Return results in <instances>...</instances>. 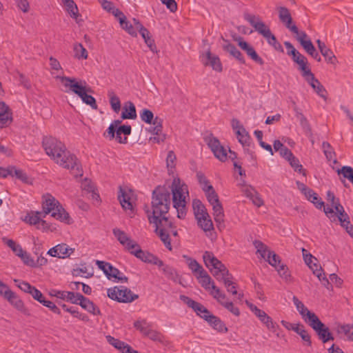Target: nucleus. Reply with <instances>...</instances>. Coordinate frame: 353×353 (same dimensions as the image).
<instances>
[{
  "instance_id": "obj_34",
  "label": "nucleus",
  "mask_w": 353,
  "mask_h": 353,
  "mask_svg": "<svg viewBox=\"0 0 353 353\" xmlns=\"http://www.w3.org/2000/svg\"><path fill=\"white\" fill-rule=\"evenodd\" d=\"M310 85L313 88L315 92L324 100L327 99V92L324 86L321 83V82L313 77L309 81H307Z\"/></svg>"
},
{
  "instance_id": "obj_40",
  "label": "nucleus",
  "mask_w": 353,
  "mask_h": 353,
  "mask_svg": "<svg viewBox=\"0 0 353 353\" xmlns=\"http://www.w3.org/2000/svg\"><path fill=\"white\" fill-rule=\"evenodd\" d=\"M142 38L144 39L145 44L152 52H157V47L154 44V40L150 37V33L145 28H141L139 30Z\"/></svg>"
},
{
  "instance_id": "obj_36",
  "label": "nucleus",
  "mask_w": 353,
  "mask_h": 353,
  "mask_svg": "<svg viewBox=\"0 0 353 353\" xmlns=\"http://www.w3.org/2000/svg\"><path fill=\"white\" fill-rule=\"evenodd\" d=\"M183 258L185 259L186 264L192 272L196 276L201 271L205 270L194 259L187 256L183 255Z\"/></svg>"
},
{
  "instance_id": "obj_63",
  "label": "nucleus",
  "mask_w": 353,
  "mask_h": 353,
  "mask_svg": "<svg viewBox=\"0 0 353 353\" xmlns=\"http://www.w3.org/2000/svg\"><path fill=\"white\" fill-rule=\"evenodd\" d=\"M83 296L80 293H74L72 292H68L67 291L66 294V299L65 301H70L73 304H79L80 302V296Z\"/></svg>"
},
{
  "instance_id": "obj_53",
  "label": "nucleus",
  "mask_w": 353,
  "mask_h": 353,
  "mask_svg": "<svg viewBox=\"0 0 353 353\" xmlns=\"http://www.w3.org/2000/svg\"><path fill=\"white\" fill-rule=\"evenodd\" d=\"M227 50L232 57L239 60L241 63H244L245 59L241 52L232 44H228L225 46Z\"/></svg>"
},
{
  "instance_id": "obj_22",
  "label": "nucleus",
  "mask_w": 353,
  "mask_h": 353,
  "mask_svg": "<svg viewBox=\"0 0 353 353\" xmlns=\"http://www.w3.org/2000/svg\"><path fill=\"white\" fill-rule=\"evenodd\" d=\"M180 299L185 303L189 307L192 308L196 315L202 318L203 319H205L207 316L210 314V312L201 303H198L188 296L185 295H181Z\"/></svg>"
},
{
  "instance_id": "obj_45",
  "label": "nucleus",
  "mask_w": 353,
  "mask_h": 353,
  "mask_svg": "<svg viewBox=\"0 0 353 353\" xmlns=\"http://www.w3.org/2000/svg\"><path fill=\"white\" fill-rule=\"evenodd\" d=\"M209 292L221 305H223L224 302L228 300L225 294L221 292L216 285L212 286V290Z\"/></svg>"
},
{
  "instance_id": "obj_52",
  "label": "nucleus",
  "mask_w": 353,
  "mask_h": 353,
  "mask_svg": "<svg viewBox=\"0 0 353 353\" xmlns=\"http://www.w3.org/2000/svg\"><path fill=\"white\" fill-rule=\"evenodd\" d=\"M90 92V91H84L81 94H80L79 97L84 103L89 105L92 109L97 110V105L96 100L92 96L88 94V92Z\"/></svg>"
},
{
  "instance_id": "obj_11",
  "label": "nucleus",
  "mask_w": 353,
  "mask_h": 353,
  "mask_svg": "<svg viewBox=\"0 0 353 353\" xmlns=\"http://www.w3.org/2000/svg\"><path fill=\"white\" fill-rule=\"evenodd\" d=\"M107 295L112 300L120 303H131L139 297L137 294H134L130 289L124 286L108 288Z\"/></svg>"
},
{
  "instance_id": "obj_9",
  "label": "nucleus",
  "mask_w": 353,
  "mask_h": 353,
  "mask_svg": "<svg viewBox=\"0 0 353 353\" xmlns=\"http://www.w3.org/2000/svg\"><path fill=\"white\" fill-rule=\"evenodd\" d=\"M193 210L198 225L205 232H211L214 229L210 216L199 200L193 201Z\"/></svg>"
},
{
  "instance_id": "obj_25",
  "label": "nucleus",
  "mask_w": 353,
  "mask_h": 353,
  "mask_svg": "<svg viewBox=\"0 0 353 353\" xmlns=\"http://www.w3.org/2000/svg\"><path fill=\"white\" fill-rule=\"evenodd\" d=\"M265 261L268 262L270 265L274 267L281 276L287 277V268L285 265L281 263L280 257L274 252L272 251L269 252V255L267 256Z\"/></svg>"
},
{
  "instance_id": "obj_26",
  "label": "nucleus",
  "mask_w": 353,
  "mask_h": 353,
  "mask_svg": "<svg viewBox=\"0 0 353 353\" xmlns=\"http://www.w3.org/2000/svg\"><path fill=\"white\" fill-rule=\"evenodd\" d=\"M241 190L244 195L249 198L255 205L260 207L263 205V199L252 186L243 184Z\"/></svg>"
},
{
  "instance_id": "obj_61",
  "label": "nucleus",
  "mask_w": 353,
  "mask_h": 353,
  "mask_svg": "<svg viewBox=\"0 0 353 353\" xmlns=\"http://www.w3.org/2000/svg\"><path fill=\"white\" fill-rule=\"evenodd\" d=\"M23 263L31 268H35L34 260L26 250L22 253V255L19 256Z\"/></svg>"
},
{
  "instance_id": "obj_16",
  "label": "nucleus",
  "mask_w": 353,
  "mask_h": 353,
  "mask_svg": "<svg viewBox=\"0 0 353 353\" xmlns=\"http://www.w3.org/2000/svg\"><path fill=\"white\" fill-rule=\"evenodd\" d=\"M295 35L296 39L301 43V45L304 48L305 52L317 61H321V56L316 52L311 40L307 38V35L306 34V33L303 31H300L299 32L298 34H296Z\"/></svg>"
},
{
  "instance_id": "obj_39",
  "label": "nucleus",
  "mask_w": 353,
  "mask_h": 353,
  "mask_svg": "<svg viewBox=\"0 0 353 353\" xmlns=\"http://www.w3.org/2000/svg\"><path fill=\"white\" fill-rule=\"evenodd\" d=\"M74 58L81 60L87 59L88 57V52L83 46L80 43H74L73 44Z\"/></svg>"
},
{
  "instance_id": "obj_23",
  "label": "nucleus",
  "mask_w": 353,
  "mask_h": 353,
  "mask_svg": "<svg viewBox=\"0 0 353 353\" xmlns=\"http://www.w3.org/2000/svg\"><path fill=\"white\" fill-rule=\"evenodd\" d=\"M142 261L156 265H163V261L154 254L141 249L139 245L130 252Z\"/></svg>"
},
{
  "instance_id": "obj_3",
  "label": "nucleus",
  "mask_w": 353,
  "mask_h": 353,
  "mask_svg": "<svg viewBox=\"0 0 353 353\" xmlns=\"http://www.w3.org/2000/svg\"><path fill=\"white\" fill-rule=\"evenodd\" d=\"M205 265L219 281L224 283L227 291L233 295L237 294L236 285L232 281V276L224 264L214 256L213 253L206 251L203 255Z\"/></svg>"
},
{
  "instance_id": "obj_6",
  "label": "nucleus",
  "mask_w": 353,
  "mask_h": 353,
  "mask_svg": "<svg viewBox=\"0 0 353 353\" xmlns=\"http://www.w3.org/2000/svg\"><path fill=\"white\" fill-rule=\"evenodd\" d=\"M42 205L46 214L50 213L52 216L67 224L72 223L69 214L51 194H47L43 196Z\"/></svg>"
},
{
  "instance_id": "obj_29",
  "label": "nucleus",
  "mask_w": 353,
  "mask_h": 353,
  "mask_svg": "<svg viewBox=\"0 0 353 353\" xmlns=\"http://www.w3.org/2000/svg\"><path fill=\"white\" fill-rule=\"evenodd\" d=\"M239 46L243 50L248 56H249L253 61L260 65H263V60L258 55L252 46L248 44L246 41L240 40L239 41Z\"/></svg>"
},
{
  "instance_id": "obj_19",
  "label": "nucleus",
  "mask_w": 353,
  "mask_h": 353,
  "mask_svg": "<svg viewBox=\"0 0 353 353\" xmlns=\"http://www.w3.org/2000/svg\"><path fill=\"white\" fill-rule=\"evenodd\" d=\"M112 232L120 244L130 253L133 249L138 247V243L132 239L124 231L119 228H114Z\"/></svg>"
},
{
  "instance_id": "obj_12",
  "label": "nucleus",
  "mask_w": 353,
  "mask_h": 353,
  "mask_svg": "<svg viewBox=\"0 0 353 353\" xmlns=\"http://www.w3.org/2000/svg\"><path fill=\"white\" fill-rule=\"evenodd\" d=\"M62 85L65 88V92H72L79 97L84 91H91L85 81H77L74 78L68 77H57Z\"/></svg>"
},
{
  "instance_id": "obj_44",
  "label": "nucleus",
  "mask_w": 353,
  "mask_h": 353,
  "mask_svg": "<svg viewBox=\"0 0 353 353\" xmlns=\"http://www.w3.org/2000/svg\"><path fill=\"white\" fill-rule=\"evenodd\" d=\"M239 142L243 146L249 145L251 142L250 137L244 127L235 132Z\"/></svg>"
},
{
  "instance_id": "obj_31",
  "label": "nucleus",
  "mask_w": 353,
  "mask_h": 353,
  "mask_svg": "<svg viewBox=\"0 0 353 353\" xmlns=\"http://www.w3.org/2000/svg\"><path fill=\"white\" fill-rule=\"evenodd\" d=\"M209 325L214 330L219 332H227L228 328L225 327L223 322L217 316L213 315L211 312L205 319Z\"/></svg>"
},
{
  "instance_id": "obj_54",
  "label": "nucleus",
  "mask_w": 353,
  "mask_h": 353,
  "mask_svg": "<svg viewBox=\"0 0 353 353\" xmlns=\"http://www.w3.org/2000/svg\"><path fill=\"white\" fill-rule=\"evenodd\" d=\"M134 327L145 336L151 329L150 325L145 320L137 321L134 323Z\"/></svg>"
},
{
  "instance_id": "obj_50",
  "label": "nucleus",
  "mask_w": 353,
  "mask_h": 353,
  "mask_svg": "<svg viewBox=\"0 0 353 353\" xmlns=\"http://www.w3.org/2000/svg\"><path fill=\"white\" fill-rule=\"evenodd\" d=\"M139 116L142 121L145 122V123L152 125L151 126H153L155 117H154V114L151 110L144 108L140 111Z\"/></svg>"
},
{
  "instance_id": "obj_13",
  "label": "nucleus",
  "mask_w": 353,
  "mask_h": 353,
  "mask_svg": "<svg viewBox=\"0 0 353 353\" xmlns=\"http://www.w3.org/2000/svg\"><path fill=\"white\" fill-rule=\"evenodd\" d=\"M118 199L123 209L125 211L133 212L135 201L134 192L128 187H119Z\"/></svg>"
},
{
  "instance_id": "obj_41",
  "label": "nucleus",
  "mask_w": 353,
  "mask_h": 353,
  "mask_svg": "<svg viewBox=\"0 0 353 353\" xmlns=\"http://www.w3.org/2000/svg\"><path fill=\"white\" fill-rule=\"evenodd\" d=\"M336 330L339 334L344 336L348 341H353V325H340Z\"/></svg>"
},
{
  "instance_id": "obj_49",
  "label": "nucleus",
  "mask_w": 353,
  "mask_h": 353,
  "mask_svg": "<svg viewBox=\"0 0 353 353\" xmlns=\"http://www.w3.org/2000/svg\"><path fill=\"white\" fill-rule=\"evenodd\" d=\"M3 242L12 250L16 256L19 257L25 251L21 245L17 243L12 239H3Z\"/></svg>"
},
{
  "instance_id": "obj_64",
  "label": "nucleus",
  "mask_w": 353,
  "mask_h": 353,
  "mask_svg": "<svg viewBox=\"0 0 353 353\" xmlns=\"http://www.w3.org/2000/svg\"><path fill=\"white\" fill-rule=\"evenodd\" d=\"M205 194L210 205L219 202V196L214 188L210 191L205 192Z\"/></svg>"
},
{
  "instance_id": "obj_43",
  "label": "nucleus",
  "mask_w": 353,
  "mask_h": 353,
  "mask_svg": "<svg viewBox=\"0 0 353 353\" xmlns=\"http://www.w3.org/2000/svg\"><path fill=\"white\" fill-rule=\"evenodd\" d=\"M253 244L256 250V254H259L262 259L265 260L269 255V252L272 251L266 245L260 241H254Z\"/></svg>"
},
{
  "instance_id": "obj_48",
  "label": "nucleus",
  "mask_w": 353,
  "mask_h": 353,
  "mask_svg": "<svg viewBox=\"0 0 353 353\" xmlns=\"http://www.w3.org/2000/svg\"><path fill=\"white\" fill-rule=\"evenodd\" d=\"M67 12L71 17L77 18L78 17V8L73 0H61Z\"/></svg>"
},
{
  "instance_id": "obj_60",
  "label": "nucleus",
  "mask_w": 353,
  "mask_h": 353,
  "mask_svg": "<svg viewBox=\"0 0 353 353\" xmlns=\"http://www.w3.org/2000/svg\"><path fill=\"white\" fill-rule=\"evenodd\" d=\"M323 152L329 161H334V152L333 151L331 145L327 142H323L322 144Z\"/></svg>"
},
{
  "instance_id": "obj_28",
  "label": "nucleus",
  "mask_w": 353,
  "mask_h": 353,
  "mask_svg": "<svg viewBox=\"0 0 353 353\" xmlns=\"http://www.w3.org/2000/svg\"><path fill=\"white\" fill-rule=\"evenodd\" d=\"M170 225V223L169 221L168 223H159L157 224H154L155 227V231L161 238V241L163 242L165 246L170 250H172V245L170 243V240L169 238L168 232L166 230V226Z\"/></svg>"
},
{
  "instance_id": "obj_2",
  "label": "nucleus",
  "mask_w": 353,
  "mask_h": 353,
  "mask_svg": "<svg viewBox=\"0 0 353 353\" xmlns=\"http://www.w3.org/2000/svg\"><path fill=\"white\" fill-rule=\"evenodd\" d=\"M292 302L303 321L316 332L323 343L334 339L329 327L319 319L314 312L310 311L302 301L294 296Z\"/></svg>"
},
{
  "instance_id": "obj_5",
  "label": "nucleus",
  "mask_w": 353,
  "mask_h": 353,
  "mask_svg": "<svg viewBox=\"0 0 353 353\" xmlns=\"http://www.w3.org/2000/svg\"><path fill=\"white\" fill-rule=\"evenodd\" d=\"M172 192L174 208L176 210L177 216L184 218L186 214V199L189 196L188 186L179 178L174 179L172 183Z\"/></svg>"
},
{
  "instance_id": "obj_10",
  "label": "nucleus",
  "mask_w": 353,
  "mask_h": 353,
  "mask_svg": "<svg viewBox=\"0 0 353 353\" xmlns=\"http://www.w3.org/2000/svg\"><path fill=\"white\" fill-rule=\"evenodd\" d=\"M324 212L332 222L338 221L340 225L353 238V225L350 223V216L345 210L335 214L332 208L327 206V208H324Z\"/></svg>"
},
{
  "instance_id": "obj_35",
  "label": "nucleus",
  "mask_w": 353,
  "mask_h": 353,
  "mask_svg": "<svg viewBox=\"0 0 353 353\" xmlns=\"http://www.w3.org/2000/svg\"><path fill=\"white\" fill-rule=\"evenodd\" d=\"M196 277L201 286L208 292L212 290V286L215 285L214 281L205 270L201 271Z\"/></svg>"
},
{
  "instance_id": "obj_51",
  "label": "nucleus",
  "mask_w": 353,
  "mask_h": 353,
  "mask_svg": "<svg viewBox=\"0 0 353 353\" xmlns=\"http://www.w3.org/2000/svg\"><path fill=\"white\" fill-rule=\"evenodd\" d=\"M108 94L112 110L115 112L118 113L121 109V101L119 98L114 94L113 91H109Z\"/></svg>"
},
{
  "instance_id": "obj_59",
  "label": "nucleus",
  "mask_w": 353,
  "mask_h": 353,
  "mask_svg": "<svg viewBox=\"0 0 353 353\" xmlns=\"http://www.w3.org/2000/svg\"><path fill=\"white\" fill-rule=\"evenodd\" d=\"M121 27L125 30L129 34H130L132 37H137V29L135 27L131 24L128 21H127L126 17H125V19L123 20V23H120Z\"/></svg>"
},
{
  "instance_id": "obj_30",
  "label": "nucleus",
  "mask_w": 353,
  "mask_h": 353,
  "mask_svg": "<svg viewBox=\"0 0 353 353\" xmlns=\"http://www.w3.org/2000/svg\"><path fill=\"white\" fill-rule=\"evenodd\" d=\"M12 113L4 102L0 101V128H4L12 122Z\"/></svg>"
},
{
  "instance_id": "obj_14",
  "label": "nucleus",
  "mask_w": 353,
  "mask_h": 353,
  "mask_svg": "<svg viewBox=\"0 0 353 353\" xmlns=\"http://www.w3.org/2000/svg\"><path fill=\"white\" fill-rule=\"evenodd\" d=\"M248 307L252 312L259 319V321L265 325V327L271 332H276L279 329V325L276 323L274 322L272 319L268 316L266 312L259 308L255 305L246 302Z\"/></svg>"
},
{
  "instance_id": "obj_18",
  "label": "nucleus",
  "mask_w": 353,
  "mask_h": 353,
  "mask_svg": "<svg viewBox=\"0 0 353 353\" xmlns=\"http://www.w3.org/2000/svg\"><path fill=\"white\" fill-rule=\"evenodd\" d=\"M14 282L19 289L26 293L31 294L32 298L40 303L43 304L46 300L42 292L29 283L19 279H14Z\"/></svg>"
},
{
  "instance_id": "obj_46",
  "label": "nucleus",
  "mask_w": 353,
  "mask_h": 353,
  "mask_svg": "<svg viewBox=\"0 0 353 353\" xmlns=\"http://www.w3.org/2000/svg\"><path fill=\"white\" fill-rule=\"evenodd\" d=\"M321 54L325 57L328 63L336 65L337 62L336 57L333 52L327 48L325 45L319 49Z\"/></svg>"
},
{
  "instance_id": "obj_24",
  "label": "nucleus",
  "mask_w": 353,
  "mask_h": 353,
  "mask_svg": "<svg viewBox=\"0 0 353 353\" xmlns=\"http://www.w3.org/2000/svg\"><path fill=\"white\" fill-rule=\"evenodd\" d=\"M74 252V249L65 243L59 244L48 251V254L51 256L65 259L70 256Z\"/></svg>"
},
{
  "instance_id": "obj_17",
  "label": "nucleus",
  "mask_w": 353,
  "mask_h": 353,
  "mask_svg": "<svg viewBox=\"0 0 353 353\" xmlns=\"http://www.w3.org/2000/svg\"><path fill=\"white\" fill-rule=\"evenodd\" d=\"M200 61L203 65L210 66L216 72H221L223 70L219 57L216 54H212L210 50L201 54Z\"/></svg>"
},
{
  "instance_id": "obj_55",
  "label": "nucleus",
  "mask_w": 353,
  "mask_h": 353,
  "mask_svg": "<svg viewBox=\"0 0 353 353\" xmlns=\"http://www.w3.org/2000/svg\"><path fill=\"white\" fill-rule=\"evenodd\" d=\"M41 220V212H31L28 213L26 217L25 221L30 225H37Z\"/></svg>"
},
{
  "instance_id": "obj_62",
  "label": "nucleus",
  "mask_w": 353,
  "mask_h": 353,
  "mask_svg": "<svg viewBox=\"0 0 353 353\" xmlns=\"http://www.w3.org/2000/svg\"><path fill=\"white\" fill-rule=\"evenodd\" d=\"M222 306L224 307L226 310H228L234 316H239L240 315L239 309L237 307H236L232 301L227 300L225 302H224Z\"/></svg>"
},
{
  "instance_id": "obj_33",
  "label": "nucleus",
  "mask_w": 353,
  "mask_h": 353,
  "mask_svg": "<svg viewBox=\"0 0 353 353\" xmlns=\"http://www.w3.org/2000/svg\"><path fill=\"white\" fill-rule=\"evenodd\" d=\"M213 210V216L215 222L217 223L218 227L223 225L224 222V211L221 202L211 205Z\"/></svg>"
},
{
  "instance_id": "obj_27",
  "label": "nucleus",
  "mask_w": 353,
  "mask_h": 353,
  "mask_svg": "<svg viewBox=\"0 0 353 353\" xmlns=\"http://www.w3.org/2000/svg\"><path fill=\"white\" fill-rule=\"evenodd\" d=\"M6 299L16 310L24 315H30L28 309L26 307L23 301L16 294V293L12 291Z\"/></svg>"
},
{
  "instance_id": "obj_8",
  "label": "nucleus",
  "mask_w": 353,
  "mask_h": 353,
  "mask_svg": "<svg viewBox=\"0 0 353 353\" xmlns=\"http://www.w3.org/2000/svg\"><path fill=\"white\" fill-rule=\"evenodd\" d=\"M245 19L254 28V30L261 34L270 45L276 48L278 44L275 36L271 32L269 27L263 22L261 19L253 14H247Z\"/></svg>"
},
{
  "instance_id": "obj_42",
  "label": "nucleus",
  "mask_w": 353,
  "mask_h": 353,
  "mask_svg": "<svg viewBox=\"0 0 353 353\" xmlns=\"http://www.w3.org/2000/svg\"><path fill=\"white\" fill-rule=\"evenodd\" d=\"M294 332L301 336L307 345L310 346L312 345L311 336L303 324L298 323L297 328H296Z\"/></svg>"
},
{
  "instance_id": "obj_57",
  "label": "nucleus",
  "mask_w": 353,
  "mask_h": 353,
  "mask_svg": "<svg viewBox=\"0 0 353 353\" xmlns=\"http://www.w3.org/2000/svg\"><path fill=\"white\" fill-rule=\"evenodd\" d=\"M307 63L308 62L299 65V69L301 70V74L306 81L314 77L310 68L307 66Z\"/></svg>"
},
{
  "instance_id": "obj_47",
  "label": "nucleus",
  "mask_w": 353,
  "mask_h": 353,
  "mask_svg": "<svg viewBox=\"0 0 353 353\" xmlns=\"http://www.w3.org/2000/svg\"><path fill=\"white\" fill-rule=\"evenodd\" d=\"M196 177L198 182L204 193L214 188L209 180L203 173L198 172L196 174Z\"/></svg>"
},
{
  "instance_id": "obj_21",
  "label": "nucleus",
  "mask_w": 353,
  "mask_h": 353,
  "mask_svg": "<svg viewBox=\"0 0 353 353\" xmlns=\"http://www.w3.org/2000/svg\"><path fill=\"white\" fill-rule=\"evenodd\" d=\"M162 131L163 119L159 117H155L153 126H150L149 128V132L154 135L150 138V141L157 143L163 142L165 139V136L162 133Z\"/></svg>"
},
{
  "instance_id": "obj_4",
  "label": "nucleus",
  "mask_w": 353,
  "mask_h": 353,
  "mask_svg": "<svg viewBox=\"0 0 353 353\" xmlns=\"http://www.w3.org/2000/svg\"><path fill=\"white\" fill-rule=\"evenodd\" d=\"M170 205V194L165 190L157 188L153 191L152 201V212L148 215L150 223H168V220L165 216Z\"/></svg>"
},
{
  "instance_id": "obj_56",
  "label": "nucleus",
  "mask_w": 353,
  "mask_h": 353,
  "mask_svg": "<svg viewBox=\"0 0 353 353\" xmlns=\"http://www.w3.org/2000/svg\"><path fill=\"white\" fill-rule=\"evenodd\" d=\"M307 63L308 62L299 65V69L301 70V74L306 81L314 77L310 68L307 66Z\"/></svg>"
},
{
  "instance_id": "obj_20",
  "label": "nucleus",
  "mask_w": 353,
  "mask_h": 353,
  "mask_svg": "<svg viewBox=\"0 0 353 353\" xmlns=\"http://www.w3.org/2000/svg\"><path fill=\"white\" fill-rule=\"evenodd\" d=\"M279 18L281 23L293 34H296L300 32L292 21V17L290 10L286 7L281 6L278 8Z\"/></svg>"
},
{
  "instance_id": "obj_15",
  "label": "nucleus",
  "mask_w": 353,
  "mask_h": 353,
  "mask_svg": "<svg viewBox=\"0 0 353 353\" xmlns=\"http://www.w3.org/2000/svg\"><path fill=\"white\" fill-rule=\"evenodd\" d=\"M96 265L103 272L108 279L127 281V277L123 276L117 268L113 267L110 263L97 260Z\"/></svg>"
},
{
  "instance_id": "obj_1",
  "label": "nucleus",
  "mask_w": 353,
  "mask_h": 353,
  "mask_svg": "<svg viewBox=\"0 0 353 353\" xmlns=\"http://www.w3.org/2000/svg\"><path fill=\"white\" fill-rule=\"evenodd\" d=\"M43 147L48 156L60 166L70 170L75 176H82L83 170L77 157L67 150L63 143L52 137L43 139Z\"/></svg>"
},
{
  "instance_id": "obj_32",
  "label": "nucleus",
  "mask_w": 353,
  "mask_h": 353,
  "mask_svg": "<svg viewBox=\"0 0 353 353\" xmlns=\"http://www.w3.org/2000/svg\"><path fill=\"white\" fill-rule=\"evenodd\" d=\"M80 298L81 299L79 305L82 308L93 315L101 314L99 308L92 301L83 296H81Z\"/></svg>"
},
{
  "instance_id": "obj_37",
  "label": "nucleus",
  "mask_w": 353,
  "mask_h": 353,
  "mask_svg": "<svg viewBox=\"0 0 353 353\" xmlns=\"http://www.w3.org/2000/svg\"><path fill=\"white\" fill-rule=\"evenodd\" d=\"M121 117L123 119H134L137 118L136 108L132 102L128 101L125 103Z\"/></svg>"
},
{
  "instance_id": "obj_38",
  "label": "nucleus",
  "mask_w": 353,
  "mask_h": 353,
  "mask_svg": "<svg viewBox=\"0 0 353 353\" xmlns=\"http://www.w3.org/2000/svg\"><path fill=\"white\" fill-rule=\"evenodd\" d=\"M327 200L332 205L330 208H332L334 211L335 210V214L341 212V211L345 210L343 206L341 204L339 199L336 198L334 194L330 190L327 192Z\"/></svg>"
},
{
  "instance_id": "obj_7",
  "label": "nucleus",
  "mask_w": 353,
  "mask_h": 353,
  "mask_svg": "<svg viewBox=\"0 0 353 353\" xmlns=\"http://www.w3.org/2000/svg\"><path fill=\"white\" fill-rule=\"evenodd\" d=\"M205 141L208 146L210 148L214 157L222 162H225L228 159V152L230 153L229 158L234 160L236 157V153L232 152L230 148L224 147L220 141L212 134H210L205 137Z\"/></svg>"
},
{
  "instance_id": "obj_58",
  "label": "nucleus",
  "mask_w": 353,
  "mask_h": 353,
  "mask_svg": "<svg viewBox=\"0 0 353 353\" xmlns=\"http://www.w3.org/2000/svg\"><path fill=\"white\" fill-rule=\"evenodd\" d=\"M290 165L293 168L295 172H298L301 174H303V175H305V170L303 168V166L301 164H300V162L299 159L295 157L294 155L288 160Z\"/></svg>"
}]
</instances>
